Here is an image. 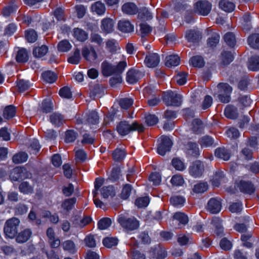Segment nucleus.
<instances>
[{
    "label": "nucleus",
    "mask_w": 259,
    "mask_h": 259,
    "mask_svg": "<svg viewBox=\"0 0 259 259\" xmlns=\"http://www.w3.org/2000/svg\"><path fill=\"white\" fill-rule=\"evenodd\" d=\"M83 242L85 246L89 248H95L97 246V241L96 239V236L95 235L89 234L87 235L84 240Z\"/></svg>",
    "instance_id": "nucleus-32"
},
{
    "label": "nucleus",
    "mask_w": 259,
    "mask_h": 259,
    "mask_svg": "<svg viewBox=\"0 0 259 259\" xmlns=\"http://www.w3.org/2000/svg\"><path fill=\"white\" fill-rule=\"evenodd\" d=\"M213 144V140L209 136H204L200 141V144L202 147H208Z\"/></svg>",
    "instance_id": "nucleus-62"
},
{
    "label": "nucleus",
    "mask_w": 259,
    "mask_h": 259,
    "mask_svg": "<svg viewBox=\"0 0 259 259\" xmlns=\"http://www.w3.org/2000/svg\"><path fill=\"white\" fill-rule=\"evenodd\" d=\"M161 138V142L157 147V152L159 154L163 156L167 152L170 151L172 143L167 136H162Z\"/></svg>",
    "instance_id": "nucleus-9"
},
{
    "label": "nucleus",
    "mask_w": 259,
    "mask_h": 259,
    "mask_svg": "<svg viewBox=\"0 0 259 259\" xmlns=\"http://www.w3.org/2000/svg\"><path fill=\"white\" fill-rule=\"evenodd\" d=\"M126 155L125 151L124 150L117 148L112 153L113 159L116 161H122Z\"/></svg>",
    "instance_id": "nucleus-47"
},
{
    "label": "nucleus",
    "mask_w": 259,
    "mask_h": 259,
    "mask_svg": "<svg viewBox=\"0 0 259 259\" xmlns=\"http://www.w3.org/2000/svg\"><path fill=\"white\" fill-rule=\"evenodd\" d=\"M248 45L253 49H259V34L255 33L248 38Z\"/></svg>",
    "instance_id": "nucleus-35"
},
{
    "label": "nucleus",
    "mask_w": 259,
    "mask_h": 259,
    "mask_svg": "<svg viewBox=\"0 0 259 259\" xmlns=\"http://www.w3.org/2000/svg\"><path fill=\"white\" fill-rule=\"evenodd\" d=\"M31 235V231L29 229H25L21 232L17 236L16 241L18 243L26 242Z\"/></svg>",
    "instance_id": "nucleus-31"
},
{
    "label": "nucleus",
    "mask_w": 259,
    "mask_h": 259,
    "mask_svg": "<svg viewBox=\"0 0 259 259\" xmlns=\"http://www.w3.org/2000/svg\"><path fill=\"white\" fill-rule=\"evenodd\" d=\"M19 223V220L16 218L8 220L6 222L4 229L6 236L10 238H14L17 234Z\"/></svg>",
    "instance_id": "nucleus-4"
},
{
    "label": "nucleus",
    "mask_w": 259,
    "mask_h": 259,
    "mask_svg": "<svg viewBox=\"0 0 259 259\" xmlns=\"http://www.w3.org/2000/svg\"><path fill=\"white\" fill-rule=\"evenodd\" d=\"M59 95L63 98L69 99L72 98V92L68 87L61 88L59 92Z\"/></svg>",
    "instance_id": "nucleus-61"
},
{
    "label": "nucleus",
    "mask_w": 259,
    "mask_h": 259,
    "mask_svg": "<svg viewBox=\"0 0 259 259\" xmlns=\"http://www.w3.org/2000/svg\"><path fill=\"white\" fill-rule=\"evenodd\" d=\"M215 155L219 158L227 161L231 157V153L229 150L224 147H221L216 149Z\"/></svg>",
    "instance_id": "nucleus-20"
},
{
    "label": "nucleus",
    "mask_w": 259,
    "mask_h": 259,
    "mask_svg": "<svg viewBox=\"0 0 259 259\" xmlns=\"http://www.w3.org/2000/svg\"><path fill=\"white\" fill-rule=\"evenodd\" d=\"M31 177V173L25 167L21 166H17L13 169L10 175L11 180L14 181L30 178Z\"/></svg>",
    "instance_id": "nucleus-6"
},
{
    "label": "nucleus",
    "mask_w": 259,
    "mask_h": 259,
    "mask_svg": "<svg viewBox=\"0 0 259 259\" xmlns=\"http://www.w3.org/2000/svg\"><path fill=\"white\" fill-rule=\"evenodd\" d=\"M53 109L52 102L49 100H44L40 105L37 113L38 115H40L41 113H50L53 110Z\"/></svg>",
    "instance_id": "nucleus-18"
},
{
    "label": "nucleus",
    "mask_w": 259,
    "mask_h": 259,
    "mask_svg": "<svg viewBox=\"0 0 259 259\" xmlns=\"http://www.w3.org/2000/svg\"><path fill=\"white\" fill-rule=\"evenodd\" d=\"M173 166L178 170L182 171L186 168L184 162L178 158H175L171 161Z\"/></svg>",
    "instance_id": "nucleus-63"
},
{
    "label": "nucleus",
    "mask_w": 259,
    "mask_h": 259,
    "mask_svg": "<svg viewBox=\"0 0 259 259\" xmlns=\"http://www.w3.org/2000/svg\"><path fill=\"white\" fill-rule=\"evenodd\" d=\"M71 48V46L69 42L67 40H63L61 41L58 45V49L60 52H67Z\"/></svg>",
    "instance_id": "nucleus-60"
},
{
    "label": "nucleus",
    "mask_w": 259,
    "mask_h": 259,
    "mask_svg": "<svg viewBox=\"0 0 259 259\" xmlns=\"http://www.w3.org/2000/svg\"><path fill=\"white\" fill-rule=\"evenodd\" d=\"M16 61L19 63H25L28 60V55L24 49H21L18 52L16 56Z\"/></svg>",
    "instance_id": "nucleus-36"
},
{
    "label": "nucleus",
    "mask_w": 259,
    "mask_h": 259,
    "mask_svg": "<svg viewBox=\"0 0 259 259\" xmlns=\"http://www.w3.org/2000/svg\"><path fill=\"white\" fill-rule=\"evenodd\" d=\"M133 100L131 98H122L119 101V104L122 109L126 110L133 104Z\"/></svg>",
    "instance_id": "nucleus-56"
},
{
    "label": "nucleus",
    "mask_w": 259,
    "mask_h": 259,
    "mask_svg": "<svg viewBox=\"0 0 259 259\" xmlns=\"http://www.w3.org/2000/svg\"><path fill=\"white\" fill-rule=\"evenodd\" d=\"M185 37L190 42H198L201 38V33L198 30L190 29L186 32Z\"/></svg>",
    "instance_id": "nucleus-13"
},
{
    "label": "nucleus",
    "mask_w": 259,
    "mask_h": 259,
    "mask_svg": "<svg viewBox=\"0 0 259 259\" xmlns=\"http://www.w3.org/2000/svg\"><path fill=\"white\" fill-rule=\"evenodd\" d=\"M180 62V57L177 55H169L165 58V65L168 67L178 66Z\"/></svg>",
    "instance_id": "nucleus-27"
},
{
    "label": "nucleus",
    "mask_w": 259,
    "mask_h": 259,
    "mask_svg": "<svg viewBox=\"0 0 259 259\" xmlns=\"http://www.w3.org/2000/svg\"><path fill=\"white\" fill-rule=\"evenodd\" d=\"M142 76V73L138 70L132 69L126 73V81L131 84L137 82Z\"/></svg>",
    "instance_id": "nucleus-14"
},
{
    "label": "nucleus",
    "mask_w": 259,
    "mask_h": 259,
    "mask_svg": "<svg viewBox=\"0 0 259 259\" xmlns=\"http://www.w3.org/2000/svg\"><path fill=\"white\" fill-rule=\"evenodd\" d=\"M42 77L45 81L50 83L54 82L57 78V75L51 71L44 72Z\"/></svg>",
    "instance_id": "nucleus-40"
},
{
    "label": "nucleus",
    "mask_w": 259,
    "mask_h": 259,
    "mask_svg": "<svg viewBox=\"0 0 259 259\" xmlns=\"http://www.w3.org/2000/svg\"><path fill=\"white\" fill-rule=\"evenodd\" d=\"M225 116L230 119H235L238 116L237 109L231 105H228L225 109Z\"/></svg>",
    "instance_id": "nucleus-29"
},
{
    "label": "nucleus",
    "mask_w": 259,
    "mask_h": 259,
    "mask_svg": "<svg viewBox=\"0 0 259 259\" xmlns=\"http://www.w3.org/2000/svg\"><path fill=\"white\" fill-rule=\"evenodd\" d=\"M122 11L125 14L134 15L138 12V9L135 4L127 3L122 6Z\"/></svg>",
    "instance_id": "nucleus-21"
},
{
    "label": "nucleus",
    "mask_w": 259,
    "mask_h": 259,
    "mask_svg": "<svg viewBox=\"0 0 259 259\" xmlns=\"http://www.w3.org/2000/svg\"><path fill=\"white\" fill-rule=\"evenodd\" d=\"M207 188V183H199L194 186L193 191L195 193H202L206 191Z\"/></svg>",
    "instance_id": "nucleus-52"
},
{
    "label": "nucleus",
    "mask_w": 259,
    "mask_h": 259,
    "mask_svg": "<svg viewBox=\"0 0 259 259\" xmlns=\"http://www.w3.org/2000/svg\"><path fill=\"white\" fill-rule=\"evenodd\" d=\"M76 198H72L65 200L62 204V208L66 210H69L74 208Z\"/></svg>",
    "instance_id": "nucleus-54"
},
{
    "label": "nucleus",
    "mask_w": 259,
    "mask_h": 259,
    "mask_svg": "<svg viewBox=\"0 0 259 259\" xmlns=\"http://www.w3.org/2000/svg\"><path fill=\"white\" fill-rule=\"evenodd\" d=\"M248 68L253 71L259 70V56L255 55L249 59Z\"/></svg>",
    "instance_id": "nucleus-26"
},
{
    "label": "nucleus",
    "mask_w": 259,
    "mask_h": 259,
    "mask_svg": "<svg viewBox=\"0 0 259 259\" xmlns=\"http://www.w3.org/2000/svg\"><path fill=\"white\" fill-rule=\"evenodd\" d=\"M16 114V108L13 105H9L5 107L3 111L5 118L9 119L13 118Z\"/></svg>",
    "instance_id": "nucleus-38"
},
{
    "label": "nucleus",
    "mask_w": 259,
    "mask_h": 259,
    "mask_svg": "<svg viewBox=\"0 0 259 259\" xmlns=\"http://www.w3.org/2000/svg\"><path fill=\"white\" fill-rule=\"evenodd\" d=\"M207 209L208 210H221L222 203L220 199L211 198L207 202Z\"/></svg>",
    "instance_id": "nucleus-19"
},
{
    "label": "nucleus",
    "mask_w": 259,
    "mask_h": 259,
    "mask_svg": "<svg viewBox=\"0 0 259 259\" xmlns=\"http://www.w3.org/2000/svg\"><path fill=\"white\" fill-rule=\"evenodd\" d=\"M181 95L172 91H168L163 94V101L167 106H179L182 102Z\"/></svg>",
    "instance_id": "nucleus-5"
},
{
    "label": "nucleus",
    "mask_w": 259,
    "mask_h": 259,
    "mask_svg": "<svg viewBox=\"0 0 259 259\" xmlns=\"http://www.w3.org/2000/svg\"><path fill=\"white\" fill-rule=\"evenodd\" d=\"M241 240L242 242V245L248 248H252L253 243L255 242V239L252 237V235L250 233L242 234Z\"/></svg>",
    "instance_id": "nucleus-23"
},
{
    "label": "nucleus",
    "mask_w": 259,
    "mask_h": 259,
    "mask_svg": "<svg viewBox=\"0 0 259 259\" xmlns=\"http://www.w3.org/2000/svg\"><path fill=\"white\" fill-rule=\"evenodd\" d=\"M111 225V220L108 218H104L101 219L98 223V228L100 230H105L109 227Z\"/></svg>",
    "instance_id": "nucleus-55"
},
{
    "label": "nucleus",
    "mask_w": 259,
    "mask_h": 259,
    "mask_svg": "<svg viewBox=\"0 0 259 259\" xmlns=\"http://www.w3.org/2000/svg\"><path fill=\"white\" fill-rule=\"evenodd\" d=\"M190 63L194 67H202L204 65V61L201 56H196L191 58Z\"/></svg>",
    "instance_id": "nucleus-46"
},
{
    "label": "nucleus",
    "mask_w": 259,
    "mask_h": 259,
    "mask_svg": "<svg viewBox=\"0 0 259 259\" xmlns=\"http://www.w3.org/2000/svg\"><path fill=\"white\" fill-rule=\"evenodd\" d=\"M204 170V165L200 160L195 161L189 167L190 175L195 178L200 177L202 175Z\"/></svg>",
    "instance_id": "nucleus-7"
},
{
    "label": "nucleus",
    "mask_w": 259,
    "mask_h": 259,
    "mask_svg": "<svg viewBox=\"0 0 259 259\" xmlns=\"http://www.w3.org/2000/svg\"><path fill=\"white\" fill-rule=\"evenodd\" d=\"M117 222L126 232L137 230L140 226V222L134 217H130L126 213L120 214Z\"/></svg>",
    "instance_id": "nucleus-1"
},
{
    "label": "nucleus",
    "mask_w": 259,
    "mask_h": 259,
    "mask_svg": "<svg viewBox=\"0 0 259 259\" xmlns=\"http://www.w3.org/2000/svg\"><path fill=\"white\" fill-rule=\"evenodd\" d=\"M144 130L145 127L143 125L137 122H134L132 124H130L127 121H121L116 126L117 132L122 136H125L132 131H137L139 133L143 132Z\"/></svg>",
    "instance_id": "nucleus-2"
},
{
    "label": "nucleus",
    "mask_w": 259,
    "mask_h": 259,
    "mask_svg": "<svg viewBox=\"0 0 259 259\" xmlns=\"http://www.w3.org/2000/svg\"><path fill=\"white\" fill-rule=\"evenodd\" d=\"M212 224L215 227V232L217 235L222 237L224 235V229L221 224V220L219 218H214L212 220Z\"/></svg>",
    "instance_id": "nucleus-45"
},
{
    "label": "nucleus",
    "mask_w": 259,
    "mask_h": 259,
    "mask_svg": "<svg viewBox=\"0 0 259 259\" xmlns=\"http://www.w3.org/2000/svg\"><path fill=\"white\" fill-rule=\"evenodd\" d=\"M126 65V62L124 61L119 62L117 65H113L105 61L101 64L102 73L105 76L122 73Z\"/></svg>",
    "instance_id": "nucleus-3"
},
{
    "label": "nucleus",
    "mask_w": 259,
    "mask_h": 259,
    "mask_svg": "<svg viewBox=\"0 0 259 259\" xmlns=\"http://www.w3.org/2000/svg\"><path fill=\"white\" fill-rule=\"evenodd\" d=\"M150 199L148 196H144L138 198L135 202V205L139 208L146 207L149 204Z\"/></svg>",
    "instance_id": "nucleus-44"
},
{
    "label": "nucleus",
    "mask_w": 259,
    "mask_h": 259,
    "mask_svg": "<svg viewBox=\"0 0 259 259\" xmlns=\"http://www.w3.org/2000/svg\"><path fill=\"white\" fill-rule=\"evenodd\" d=\"M101 28L102 31L106 34L112 32L114 30V22L112 19L110 18L103 19Z\"/></svg>",
    "instance_id": "nucleus-15"
},
{
    "label": "nucleus",
    "mask_w": 259,
    "mask_h": 259,
    "mask_svg": "<svg viewBox=\"0 0 259 259\" xmlns=\"http://www.w3.org/2000/svg\"><path fill=\"white\" fill-rule=\"evenodd\" d=\"M237 187L241 192L245 194H251L255 191L254 185L249 181L241 180L237 184Z\"/></svg>",
    "instance_id": "nucleus-12"
},
{
    "label": "nucleus",
    "mask_w": 259,
    "mask_h": 259,
    "mask_svg": "<svg viewBox=\"0 0 259 259\" xmlns=\"http://www.w3.org/2000/svg\"><path fill=\"white\" fill-rule=\"evenodd\" d=\"M101 193L105 198H108L109 196H114L115 194L114 188L112 186L103 187L101 189Z\"/></svg>",
    "instance_id": "nucleus-48"
},
{
    "label": "nucleus",
    "mask_w": 259,
    "mask_h": 259,
    "mask_svg": "<svg viewBox=\"0 0 259 259\" xmlns=\"http://www.w3.org/2000/svg\"><path fill=\"white\" fill-rule=\"evenodd\" d=\"M103 87L98 84L94 85L91 89L90 97L94 99L96 97H101L103 94Z\"/></svg>",
    "instance_id": "nucleus-34"
},
{
    "label": "nucleus",
    "mask_w": 259,
    "mask_h": 259,
    "mask_svg": "<svg viewBox=\"0 0 259 259\" xmlns=\"http://www.w3.org/2000/svg\"><path fill=\"white\" fill-rule=\"evenodd\" d=\"M140 27V31L142 37L148 35L152 31V28L147 23L141 24Z\"/></svg>",
    "instance_id": "nucleus-57"
},
{
    "label": "nucleus",
    "mask_w": 259,
    "mask_h": 259,
    "mask_svg": "<svg viewBox=\"0 0 259 259\" xmlns=\"http://www.w3.org/2000/svg\"><path fill=\"white\" fill-rule=\"evenodd\" d=\"M160 62V57L157 53L148 52L145 57L144 63L149 68H154L158 66Z\"/></svg>",
    "instance_id": "nucleus-11"
},
{
    "label": "nucleus",
    "mask_w": 259,
    "mask_h": 259,
    "mask_svg": "<svg viewBox=\"0 0 259 259\" xmlns=\"http://www.w3.org/2000/svg\"><path fill=\"white\" fill-rule=\"evenodd\" d=\"M170 203L174 206H179L183 205L185 199L181 196H174L170 198Z\"/></svg>",
    "instance_id": "nucleus-59"
},
{
    "label": "nucleus",
    "mask_w": 259,
    "mask_h": 259,
    "mask_svg": "<svg viewBox=\"0 0 259 259\" xmlns=\"http://www.w3.org/2000/svg\"><path fill=\"white\" fill-rule=\"evenodd\" d=\"M92 10L98 15H102L105 13L106 8L103 3L100 1H98L92 5Z\"/></svg>",
    "instance_id": "nucleus-39"
},
{
    "label": "nucleus",
    "mask_w": 259,
    "mask_h": 259,
    "mask_svg": "<svg viewBox=\"0 0 259 259\" xmlns=\"http://www.w3.org/2000/svg\"><path fill=\"white\" fill-rule=\"evenodd\" d=\"M224 40L226 45L230 48H234L236 44V39L233 32H229L224 36Z\"/></svg>",
    "instance_id": "nucleus-28"
},
{
    "label": "nucleus",
    "mask_w": 259,
    "mask_h": 259,
    "mask_svg": "<svg viewBox=\"0 0 259 259\" xmlns=\"http://www.w3.org/2000/svg\"><path fill=\"white\" fill-rule=\"evenodd\" d=\"M51 122L55 126H59L64 122L63 115L58 113H53L50 116Z\"/></svg>",
    "instance_id": "nucleus-25"
},
{
    "label": "nucleus",
    "mask_w": 259,
    "mask_h": 259,
    "mask_svg": "<svg viewBox=\"0 0 259 259\" xmlns=\"http://www.w3.org/2000/svg\"><path fill=\"white\" fill-rule=\"evenodd\" d=\"M106 46L110 52H115L119 48L118 42L114 39L107 40Z\"/></svg>",
    "instance_id": "nucleus-50"
},
{
    "label": "nucleus",
    "mask_w": 259,
    "mask_h": 259,
    "mask_svg": "<svg viewBox=\"0 0 259 259\" xmlns=\"http://www.w3.org/2000/svg\"><path fill=\"white\" fill-rule=\"evenodd\" d=\"M74 36L80 41H84L88 38V33L84 30L78 28L74 29Z\"/></svg>",
    "instance_id": "nucleus-37"
},
{
    "label": "nucleus",
    "mask_w": 259,
    "mask_h": 259,
    "mask_svg": "<svg viewBox=\"0 0 259 259\" xmlns=\"http://www.w3.org/2000/svg\"><path fill=\"white\" fill-rule=\"evenodd\" d=\"M62 246L65 251L70 253L73 254L76 251L75 244L72 240H68L64 241L62 243Z\"/></svg>",
    "instance_id": "nucleus-33"
},
{
    "label": "nucleus",
    "mask_w": 259,
    "mask_h": 259,
    "mask_svg": "<svg viewBox=\"0 0 259 259\" xmlns=\"http://www.w3.org/2000/svg\"><path fill=\"white\" fill-rule=\"evenodd\" d=\"M211 9V5L207 1H199L194 5L195 12L201 15H207Z\"/></svg>",
    "instance_id": "nucleus-8"
},
{
    "label": "nucleus",
    "mask_w": 259,
    "mask_h": 259,
    "mask_svg": "<svg viewBox=\"0 0 259 259\" xmlns=\"http://www.w3.org/2000/svg\"><path fill=\"white\" fill-rule=\"evenodd\" d=\"M221 66L225 67L230 64L234 59L232 53L230 51H224L220 56Z\"/></svg>",
    "instance_id": "nucleus-16"
},
{
    "label": "nucleus",
    "mask_w": 259,
    "mask_h": 259,
    "mask_svg": "<svg viewBox=\"0 0 259 259\" xmlns=\"http://www.w3.org/2000/svg\"><path fill=\"white\" fill-rule=\"evenodd\" d=\"M27 158V154L25 152H22L15 154L12 158V160L14 163L18 164L25 162Z\"/></svg>",
    "instance_id": "nucleus-43"
},
{
    "label": "nucleus",
    "mask_w": 259,
    "mask_h": 259,
    "mask_svg": "<svg viewBox=\"0 0 259 259\" xmlns=\"http://www.w3.org/2000/svg\"><path fill=\"white\" fill-rule=\"evenodd\" d=\"M173 218L174 220L179 221L180 224L184 225H186L189 221L187 215L181 211L176 212L173 216Z\"/></svg>",
    "instance_id": "nucleus-42"
},
{
    "label": "nucleus",
    "mask_w": 259,
    "mask_h": 259,
    "mask_svg": "<svg viewBox=\"0 0 259 259\" xmlns=\"http://www.w3.org/2000/svg\"><path fill=\"white\" fill-rule=\"evenodd\" d=\"M138 16L141 19L148 20L152 18V15L147 8L144 7L140 9Z\"/></svg>",
    "instance_id": "nucleus-58"
},
{
    "label": "nucleus",
    "mask_w": 259,
    "mask_h": 259,
    "mask_svg": "<svg viewBox=\"0 0 259 259\" xmlns=\"http://www.w3.org/2000/svg\"><path fill=\"white\" fill-rule=\"evenodd\" d=\"M48 51V47L45 45H42L41 47L35 48L33 51V54L35 57L41 58L44 56Z\"/></svg>",
    "instance_id": "nucleus-41"
},
{
    "label": "nucleus",
    "mask_w": 259,
    "mask_h": 259,
    "mask_svg": "<svg viewBox=\"0 0 259 259\" xmlns=\"http://www.w3.org/2000/svg\"><path fill=\"white\" fill-rule=\"evenodd\" d=\"M220 8L226 12H231L235 9V5L233 3L227 0H222L219 3Z\"/></svg>",
    "instance_id": "nucleus-30"
},
{
    "label": "nucleus",
    "mask_w": 259,
    "mask_h": 259,
    "mask_svg": "<svg viewBox=\"0 0 259 259\" xmlns=\"http://www.w3.org/2000/svg\"><path fill=\"white\" fill-rule=\"evenodd\" d=\"M25 37L28 42H34L37 40V34L34 30L31 29L26 31Z\"/></svg>",
    "instance_id": "nucleus-64"
},
{
    "label": "nucleus",
    "mask_w": 259,
    "mask_h": 259,
    "mask_svg": "<svg viewBox=\"0 0 259 259\" xmlns=\"http://www.w3.org/2000/svg\"><path fill=\"white\" fill-rule=\"evenodd\" d=\"M219 94H231L232 91V87L227 83L221 82L218 84Z\"/></svg>",
    "instance_id": "nucleus-49"
},
{
    "label": "nucleus",
    "mask_w": 259,
    "mask_h": 259,
    "mask_svg": "<svg viewBox=\"0 0 259 259\" xmlns=\"http://www.w3.org/2000/svg\"><path fill=\"white\" fill-rule=\"evenodd\" d=\"M99 117L97 112L92 111L87 114L84 120L85 124H96L99 122Z\"/></svg>",
    "instance_id": "nucleus-22"
},
{
    "label": "nucleus",
    "mask_w": 259,
    "mask_h": 259,
    "mask_svg": "<svg viewBox=\"0 0 259 259\" xmlns=\"http://www.w3.org/2000/svg\"><path fill=\"white\" fill-rule=\"evenodd\" d=\"M103 245L107 248H112L116 246L118 243V240L115 238L106 237L103 240Z\"/></svg>",
    "instance_id": "nucleus-53"
},
{
    "label": "nucleus",
    "mask_w": 259,
    "mask_h": 259,
    "mask_svg": "<svg viewBox=\"0 0 259 259\" xmlns=\"http://www.w3.org/2000/svg\"><path fill=\"white\" fill-rule=\"evenodd\" d=\"M90 41L91 43L94 44L95 47H100L104 44V39L98 33L92 32L90 36Z\"/></svg>",
    "instance_id": "nucleus-24"
},
{
    "label": "nucleus",
    "mask_w": 259,
    "mask_h": 259,
    "mask_svg": "<svg viewBox=\"0 0 259 259\" xmlns=\"http://www.w3.org/2000/svg\"><path fill=\"white\" fill-rule=\"evenodd\" d=\"M118 29L124 33H130L134 31V25L126 20H120L118 23Z\"/></svg>",
    "instance_id": "nucleus-17"
},
{
    "label": "nucleus",
    "mask_w": 259,
    "mask_h": 259,
    "mask_svg": "<svg viewBox=\"0 0 259 259\" xmlns=\"http://www.w3.org/2000/svg\"><path fill=\"white\" fill-rule=\"evenodd\" d=\"M203 128V125L202 121L198 119H195L193 120L192 123V130L196 134L201 133Z\"/></svg>",
    "instance_id": "nucleus-51"
},
{
    "label": "nucleus",
    "mask_w": 259,
    "mask_h": 259,
    "mask_svg": "<svg viewBox=\"0 0 259 259\" xmlns=\"http://www.w3.org/2000/svg\"><path fill=\"white\" fill-rule=\"evenodd\" d=\"M185 151L189 157L197 158L200 155L198 145L193 142H188L185 145Z\"/></svg>",
    "instance_id": "nucleus-10"
}]
</instances>
